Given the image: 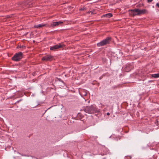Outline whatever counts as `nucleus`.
I'll return each mask as SVG.
<instances>
[{"instance_id":"1","label":"nucleus","mask_w":159,"mask_h":159,"mask_svg":"<svg viewBox=\"0 0 159 159\" xmlns=\"http://www.w3.org/2000/svg\"><path fill=\"white\" fill-rule=\"evenodd\" d=\"M129 15L133 16L144 14L146 13L147 12L145 9L140 10L139 9L129 10Z\"/></svg>"},{"instance_id":"2","label":"nucleus","mask_w":159,"mask_h":159,"mask_svg":"<svg viewBox=\"0 0 159 159\" xmlns=\"http://www.w3.org/2000/svg\"><path fill=\"white\" fill-rule=\"evenodd\" d=\"M83 110L86 113L91 114L99 111L98 109L93 105L84 107L83 108Z\"/></svg>"},{"instance_id":"3","label":"nucleus","mask_w":159,"mask_h":159,"mask_svg":"<svg viewBox=\"0 0 159 159\" xmlns=\"http://www.w3.org/2000/svg\"><path fill=\"white\" fill-rule=\"evenodd\" d=\"M111 40V37H108L101 41L100 42L98 43L97 44V45L98 47L104 46L107 44H109Z\"/></svg>"},{"instance_id":"4","label":"nucleus","mask_w":159,"mask_h":159,"mask_svg":"<svg viewBox=\"0 0 159 159\" xmlns=\"http://www.w3.org/2000/svg\"><path fill=\"white\" fill-rule=\"evenodd\" d=\"M22 57L23 53L21 52H20L16 53L12 57V59L14 61H20Z\"/></svg>"},{"instance_id":"5","label":"nucleus","mask_w":159,"mask_h":159,"mask_svg":"<svg viewBox=\"0 0 159 159\" xmlns=\"http://www.w3.org/2000/svg\"><path fill=\"white\" fill-rule=\"evenodd\" d=\"M53 59V57L50 55H46L44 56L42 58L43 61H51Z\"/></svg>"},{"instance_id":"6","label":"nucleus","mask_w":159,"mask_h":159,"mask_svg":"<svg viewBox=\"0 0 159 159\" xmlns=\"http://www.w3.org/2000/svg\"><path fill=\"white\" fill-rule=\"evenodd\" d=\"M63 46V45L60 43L52 46L50 47V49L51 50L55 51L57 49L62 48Z\"/></svg>"},{"instance_id":"7","label":"nucleus","mask_w":159,"mask_h":159,"mask_svg":"<svg viewBox=\"0 0 159 159\" xmlns=\"http://www.w3.org/2000/svg\"><path fill=\"white\" fill-rule=\"evenodd\" d=\"M44 26L49 27V25L46 24H41L35 25L34 27L36 28H40Z\"/></svg>"},{"instance_id":"8","label":"nucleus","mask_w":159,"mask_h":159,"mask_svg":"<svg viewBox=\"0 0 159 159\" xmlns=\"http://www.w3.org/2000/svg\"><path fill=\"white\" fill-rule=\"evenodd\" d=\"M63 23V22L59 21L58 22H53L51 24V25L49 26H55L59 25V24H62Z\"/></svg>"},{"instance_id":"9","label":"nucleus","mask_w":159,"mask_h":159,"mask_svg":"<svg viewBox=\"0 0 159 159\" xmlns=\"http://www.w3.org/2000/svg\"><path fill=\"white\" fill-rule=\"evenodd\" d=\"M132 67L129 65H127L125 67V70L126 72H129L132 69Z\"/></svg>"},{"instance_id":"10","label":"nucleus","mask_w":159,"mask_h":159,"mask_svg":"<svg viewBox=\"0 0 159 159\" xmlns=\"http://www.w3.org/2000/svg\"><path fill=\"white\" fill-rule=\"evenodd\" d=\"M87 91L86 90L82 89L80 92V94L82 96H86L87 95Z\"/></svg>"},{"instance_id":"11","label":"nucleus","mask_w":159,"mask_h":159,"mask_svg":"<svg viewBox=\"0 0 159 159\" xmlns=\"http://www.w3.org/2000/svg\"><path fill=\"white\" fill-rule=\"evenodd\" d=\"M112 16V15L111 13H108L105 14L102 16V17H106L107 18H110Z\"/></svg>"},{"instance_id":"12","label":"nucleus","mask_w":159,"mask_h":159,"mask_svg":"<svg viewBox=\"0 0 159 159\" xmlns=\"http://www.w3.org/2000/svg\"><path fill=\"white\" fill-rule=\"evenodd\" d=\"M152 76L154 78H158L159 77V73L152 74Z\"/></svg>"},{"instance_id":"13","label":"nucleus","mask_w":159,"mask_h":159,"mask_svg":"<svg viewBox=\"0 0 159 159\" xmlns=\"http://www.w3.org/2000/svg\"><path fill=\"white\" fill-rule=\"evenodd\" d=\"M152 1V0H148L147 2L148 3L151 2Z\"/></svg>"},{"instance_id":"14","label":"nucleus","mask_w":159,"mask_h":159,"mask_svg":"<svg viewBox=\"0 0 159 159\" xmlns=\"http://www.w3.org/2000/svg\"><path fill=\"white\" fill-rule=\"evenodd\" d=\"M118 139H120V137H119L118 138H116V141H118Z\"/></svg>"},{"instance_id":"15","label":"nucleus","mask_w":159,"mask_h":159,"mask_svg":"<svg viewBox=\"0 0 159 159\" xmlns=\"http://www.w3.org/2000/svg\"><path fill=\"white\" fill-rule=\"evenodd\" d=\"M156 6L158 7L159 8V4L158 3H157L156 4Z\"/></svg>"},{"instance_id":"16","label":"nucleus","mask_w":159,"mask_h":159,"mask_svg":"<svg viewBox=\"0 0 159 159\" xmlns=\"http://www.w3.org/2000/svg\"><path fill=\"white\" fill-rule=\"evenodd\" d=\"M84 8H81V9H80V11H83L84 10Z\"/></svg>"},{"instance_id":"17","label":"nucleus","mask_w":159,"mask_h":159,"mask_svg":"<svg viewBox=\"0 0 159 159\" xmlns=\"http://www.w3.org/2000/svg\"><path fill=\"white\" fill-rule=\"evenodd\" d=\"M20 48H25V46H22L21 47H20Z\"/></svg>"},{"instance_id":"18","label":"nucleus","mask_w":159,"mask_h":159,"mask_svg":"<svg viewBox=\"0 0 159 159\" xmlns=\"http://www.w3.org/2000/svg\"><path fill=\"white\" fill-rule=\"evenodd\" d=\"M21 156H27L25 155H22V154L21 155Z\"/></svg>"},{"instance_id":"19","label":"nucleus","mask_w":159,"mask_h":159,"mask_svg":"<svg viewBox=\"0 0 159 159\" xmlns=\"http://www.w3.org/2000/svg\"><path fill=\"white\" fill-rule=\"evenodd\" d=\"M59 81H60L62 82H63V81H62L61 80V79H59Z\"/></svg>"},{"instance_id":"20","label":"nucleus","mask_w":159,"mask_h":159,"mask_svg":"<svg viewBox=\"0 0 159 159\" xmlns=\"http://www.w3.org/2000/svg\"><path fill=\"white\" fill-rule=\"evenodd\" d=\"M107 115L109 116L110 115V113L109 112H107Z\"/></svg>"},{"instance_id":"21","label":"nucleus","mask_w":159,"mask_h":159,"mask_svg":"<svg viewBox=\"0 0 159 159\" xmlns=\"http://www.w3.org/2000/svg\"><path fill=\"white\" fill-rule=\"evenodd\" d=\"M7 18H9V17H10V16H7Z\"/></svg>"},{"instance_id":"22","label":"nucleus","mask_w":159,"mask_h":159,"mask_svg":"<svg viewBox=\"0 0 159 159\" xmlns=\"http://www.w3.org/2000/svg\"><path fill=\"white\" fill-rule=\"evenodd\" d=\"M21 101V100H19V101H18L17 102H19L20 101Z\"/></svg>"},{"instance_id":"23","label":"nucleus","mask_w":159,"mask_h":159,"mask_svg":"<svg viewBox=\"0 0 159 159\" xmlns=\"http://www.w3.org/2000/svg\"><path fill=\"white\" fill-rule=\"evenodd\" d=\"M131 159V157H129V158H128V159Z\"/></svg>"}]
</instances>
